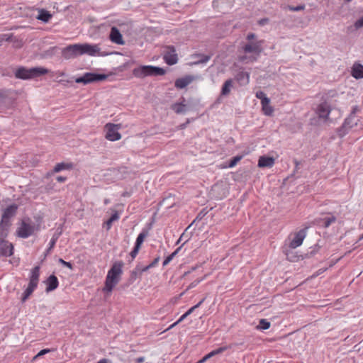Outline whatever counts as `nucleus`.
<instances>
[{"instance_id":"1","label":"nucleus","mask_w":363,"mask_h":363,"mask_svg":"<svg viewBox=\"0 0 363 363\" xmlns=\"http://www.w3.org/2000/svg\"><path fill=\"white\" fill-rule=\"evenodd\" d=\"M123 263L121 261L115 262L108 272L105 281L104 291L111 292L114 286L119 282L122 274Z\"/></svg>"},{"instance_id":"2","label":"nucleus","mask_w":363,"mask_h":363,"mask_svg":"<svg viewBox=\"0 0 363 363\" xmlns=\"http://www.w3.org/2000/svg\"><path fill=\"white\" fill-rule=\"evenodd\" d=\"M48 72L49 69L41 67H32L30 69L21 67L16 71L15 77L17 79H29L46 74Z\"/></svg>"},{"instance_id":"3","label":"nucleus","mask_w":363,"mask_h":363,"mask_svg":"<svg viewBox=\"0 0 363 363\" xmlns=\"http://www.w3.org/2000/svg\"><path fill=\"white\" fill-rule=\"evenodd\" d=\"M107 78L108 75L105 74L86 72L82 77L76 78L75 82L86 85L94 82H101L106 80Z\"/></svg>"},{"instance_id":"4","label":"nucleus","mask_w":363,"mask_h":363,"mask_svg":"<svg viewBox=\"0 0 363 363\" xmlns=\"http://www.w3.org/2000/svg\"><path fill=\"white\" fill-rule=\"evenodd\" d=\"M359 120L348 116L344 121L342 125L337 128V133L340 138L345 136L354 127L357 126Z\"/></svg>"},{"instance_id":"5","label":"nucleus","mask_w":363,"mask_h":363,"mask_svg":"<svg viewBox=\"0 0 363 363\" xmlns=\"http://www.w3.org/2000/svg\"><path fill=\"white\" fill-rule=\"evenodd\" d=\"M332 111L330 104L327 101H323L318 104L315 109V113L318 118L324 123L331 122L329 115Z\"/></svg>"},{"instance_id":"6","label":"nucleus","mask_w":363,"mask_h":363,"mask_svg":"<svg viewBox=\"0 0 363 363\" xmlns=\"http://www.w3.org/2000/svg\"><path fill=\"white\" fill-rule=\"evenodd\" d=\"M80 55H88L90 56H105L107 54L100 52V48L98 45H91L89 43L79 44Z\"/></svg>"},{"instance_id":"7","label":"nucleus","mask_w":363,"mask_h":363,"mask_svg":"<svg viewBox=\"0 0 363 363\" xmlns=\"http://www.w3.org/2000/svg\"><path fill=\"white\" fill-rule=\"evenodd\" d=\"M121 124L107 123L105 125L106 130V138L110 141H116L121 139V135L118 133Z\"/></svg>"},{"instance_id":"8","label":"nucleus","mask_w":363,"mask_h":363,"mask_svg":"<svg viewBox=\"0 0 363 363\" xmlns=\"http://www.w3.org/2000/svg\"><path fill=\"white\" fill-rule=\"evenodd\" d=\"M35 230V225L22 220L21 225L16 230V235L21 238H27L32 235Z\"/></svg>"},{"instance_id":"9","label":"nucleus","mask_w":363,"mask_h":363,"mask_svg":"<svg viewBox=\"0 0 363 363\" xmlns=\"http://www.w3.org/2000/svg\"><path fill=\"white\" fill-rule=\"evenodd\" d=\"M79 55H81L79 43L69 45L64 48L62 50V56L65 60L73 59Z\"/></svg>"},{"instance_id":"10","label":"nucleus","mask_w":363,"mask_h":363,"mask_svg":"<svg viewBox=\"0 0 363 363\" xmlns=\"http://www.w3.org/2000/svg\"><path fill=\"white\" fill-rule=\"evenodd\" d=\"M263 43L262 40L249 43L243 46V51L245 53H255L259 56L263 50Z\"/></svg>"},{"instance_id":"11","label":"nucleus","mask_w":363,"mask_h":363,"mask_svg":"<svg viewBox=\"0 0 363 363\" xmlns=\"http://www.w3.org/2000/svg\"><path fill=\"white\" fill-rule=\"evenodd\" d=\"M164 60L168 65H175L178 61L177 54L174 46H167L164 54Z\"/></svg>"},{"instance_id":"12","label":"nucleus","mask_w":363,"mask_h":363,"mask_svg":"<svg viewBox=\"0 0 363 363\" xmlns=\"http://www.w3.org/2000/svg\"><path fill=\"white\" fill-rule=\"evenodd\" d=\"M152 65H141L133 69V74L137 78L152 76Z\"/></svg>"},{"instance_id":"13","label":"nucleus","mask_w":363,"mask_h":363,"mask_svg":"<svg viewBox=\"0 0 363 363\" xmlns=\"http://www.w3.org/2000/svg\"><path fill=\"white\" fill-rule=\"evenodd\" d=\"M307 228H308L301 229L295 234L294 239L291 241L289 244V247L291 248L295 249L297 247L301 245L304 238L306 236Z\"/></svg>"},{"instance_id":"14","label":"nucleus","mask_w":363,"mask_h":363,"mask_svg":"<svg viewBox=\"0 0 363 363\" xmlns=\"http://www.w3.org/2000/svg\"><path fill=\"white\" fill-rule=\"evenodd\" d=\"M13 254V245L8 240H0V256L10 257Z\"/></svg>"},{"instance_id":"15","label":"nucleus","mask_w":363,"mask_h":363,"mask_svg":"<svg viewBox=\"0 0 363 363\" xmlns=\"http://www.w3.org/2000/svg\"><path fill=\"white\" fill-rule=\"evenodd\" d=\"M18 205L13 203L6 207L2 213L1 220L10 222L9 219L13 217L17 212Z\"/></svg>"},{"instance_id":"16","label":"nucleus","mask_w":363,"mask_h":363,"mask_svg":"<svg viewBox=\"0 0 363 363\" xmlns=\"http://www.w3.org/2000/svg\"><path fill=\"white\" fill-rule=\"evenodd\" d=\"M110 40L118 45H124L123 36L116 27H112L110 32Z\"/></svg>"},{"instance_id":"17","label":"nucleus","mask_w":363,"mask_h":363,"mask_svg":"<svg viewBox=\"0 0 363 363\" xmlns=\"http://www.w3.org/2000/svg\"><path fill=\"white\" fill-rule=\"evenodd\" d=\"M46 289L45 291L49 293L56 289L59 285L58 279L54 274L50 275L46 280Z\"/></svg>"},{"instance_id":"18","label":"nucleus","mask_w":363,"mask_h":363,"mask_svg":"<svg viewBox=\"0 0 363 363\" xmlns=\"http://www.w3.org/2000/svg\"><path fill=\"white\" fill-rule=\"evenodd\" d=\"M182 101L179 103H174L171 105V109L174 111L177 114H184L187 111V105L184 104L185 99L182 97Z\"/></svg>"},{"instance_id":"19","label":"nucleus","mask_w":363,"mask_h":363,"mask_svg":"<svg viewBox=\"0 0 363 363\" xmlns=\"http://www.w3.org/2000/svg\"><path fill=\"white\" fill-rule=\"evenodd\" d=\"M274 164V159L272 157L261 156L258 160L259 167H272Z\"/></svg>"},{"instance_id":"20","label":"nucleus","mask_w":363,"mask_h":363,"mask_svg":"<svg viewBox=\"0 0 363 363\" xmlns=\"http://www.w3.org/2000/svg\"><path fill=\"white\" fill-rule=\"evenodd\" d=\"M11 225V222L4 220L0 221V240H6V238L8 236Z\"/></svg>"},{"instance_id":"21","label":"nucleus","mask_w":363,"mask_h":363,"mask_svg":"<svg viewBox=\"0 0 363 363\" xmlns=\"http://www.w3.org/2000/svg\"><path fill=\"white\" fill-rule=\"evenodd\" d=\"M193 81V77L191 76H186L184 77L179 78L175 81L174 85L177 89H184L188 86Z\"/></svg>"},{"instance_id":"22","label":"nucleus","mask_w":363,"mask_h":363,"mask_svg":"<svg viewBox=\"0 0 363 363\" xmlns=\"http://www.w3.org/2000/svg\"><path fill=\"white\" fill-rule=\"evenodd\" d=\"M352 76L357 79L363 78V65L359 63H354L352 68Z\"/></svg>"},{"instance_id":"23","label":"nucleus","mask_w":363,"mask_h":363,"mask_svg":"<svg viewBox=\"0 0 363 363\" xmlns=\"http://www.w3.org/2000/svg\"><path fill=\"white\" fill-rule=\"evenodd\" d=\"M235 79L240 85H246L250 82V74L247 72L240 71L236 74Z\"/></svg>"},{"instance_id":"24","label":"nucleus","mask_w":363,"mask_h":363,"mask_svg":"<svg viewBox=\"0 0 363 363\" xmlns=\"http://www.w3.org/2000/svg\"><path fill=\"white\" fill-rule=\"evenodd\" d=\"M336 217L335 216H331L330 217H326L323 218H320L318 220H315V222L320 225L323 226L324 228H328L332 223L335 222Z\"/></svg>"},{"instance_id":"25","label":"nucleus","mask_w":363,"mask_h":363,"mask_svg":"<svg viewBox=\"0 0 363 363\" xmlns=\"http://www.w3.org/2000/svg\"><path fill=\"white\" fill-rule=\"evenodd\" d=\"M73 168L72 163L60 162L55 164L52 170L53 173H57L62 170H69Z\"/></svg>"},{"instance_id":"26","label":"nucleus","mask_w":363,"mask_h":363,"mask_svg":"<svg viewBox=\"0 0 363 363\" xmlns=\"http://www.w3.org/2000/svg\"><path fill=\"white\" fill-rule=\"evenodd\" d=\"M270 99H264L263 103H262V108L264 115L266 116H272L274 112V108L270 106Z\"/></svg>"},{"instance_id":"27","label":"nucleus","mask_w":363,"mask_h":363,"mask_svg":"<svg viewBox=\"0 0 363 363\" xmlns=\"http://www.w3.org/2000/svg\"><path fill=\"white\" fill-rule=\"evenodd\" d=\"M40 276V267H35L31 271V275L30 277V283H33L38 286Z\"/></svg>"},{"instance_id":"28","label":"nucleus","mask_w":363,"mask_h":363,"mask_svg":"<svg viewBox=\"0 0 363 363\" xmlns=\"http://www.w3.org/2000/svg\"><path fill=\"white\" fill-rule=\"evenodd\" d=\"M52 18L51 13L44 9H41L39 11L38 16L37 18L43 22L47 23Z\"/></svg>"},{"instance_id":"29","label":"nucleus","mask_w":363,"mask_h":363,"mask_svg":"<svg viewBox=\"0 0 363 363\" xmlns=\"http://www.w3.org/2000/svg\"><path fill=\"white\" fill-rule=\"evenodd\" d=\"M233 86V80L229 79L225 82L221 89V95L227 96L230 92V89Z\"/></svg>"},{"instance_id":"30","label":"nucleus","mask_w":363,"mask_h":363,"mask_svg":"<svg viewBox=\"0 0 363 363\" xmlns=\"http://www.w3.org/2000/svg\"><path fill=\"white\" fill-rule=\"evenodd\" d=\"M147 230H143L138 236L135 245L140 247L141 245L143 244L144 239L147 236Z\"/></svg>"},{"instance_id":"31","label":"nucleus","mask_w":363,"mask_h":363,"mask_svg":"<svg viewBox=\"0 0 363 363\" xmlns=\"http://www.w3.org/2000/svg\"><path fill=\"white\" fill-rule=\"evenodd\" d=\"M152 76H162L166 73V70L160 67L152 65Z\"/></svg>"},{"instance_id":"32","label":"nucleus","mask_w":363,"mask_h":363,"mask_svg":"<svg viewBox=\"0 0 363 363\" xmlns=\"http://www.w3.org/2000/svg\"><path fill=\"white\" fill-rule=\"evenodd\" d=\"M271 323L267 319H260L259 325L257 326L258 330H267L270 328Z\"/></svg>"},{"instance_id":"33","label":"nucleus","mask_w":363,"mask_h":363,"mask_svg":"<svg viewBox=\"0 0 363 363\" xmlns=\"http://www.w3.org/2000/svg\"><path fill=\"white\" fill-rule=\"evenodd\" d=\"M118 218H119V215L117 211H115L106 223V225H107V229L108 230L110 229L113 222L118 220Z\"/></svg>"},{"instance_id":"34","label":"nucleus","mask_w":363,"mask_h":363,"mask_svg":"<svg viewBox=\"0 0 363 363\" xmlns=\"http://www.w3.org/2000/svg\"><path fill=\"white\" fill-rule=\"evenodd\" d=\"M206 214V212L203 211H200L193 222L186 228L185 232L187 231L196 222L201 220Z\"/></svg>"},{"instance_id":"35","label":"nucleus","mask_w":363,"mask_h":363,"mask_svg":"<svg viewBox=\"0 0 363 363\" xmlns=\"http://www.w3.org/2000/svg\"><path fill=\"white\" fill-rule=\"evenodd\" d=\"M57 239H58V235H54L52 236V238H51L50 243H49V247L46 250L45 255L49 254L50 252L52 250V249L55 247Z\"/></svg>"},{"instance_id":"36","label":"nucleus","mask_w":363,"mask_h":363,"mask_svg":"<svg viewBox=\"0 0 363 363\" xmlns=\"http://www.w3.org/2000/svg\"><path fill=\"white\" fill-rule=\"evenodd\" d=\"M242 156H235L233 157L229 162L228 167H233L242 159Z\"/></svg>"},{"instance_id":"37","label":"nucleus","mask_w":363,"mask_h":363,"mask_svg":"<svg viewBox=\"0 0 363 363\" xmlns=\"http://www.w3.org/2000/svg\"><path fill=\"white\" fill-rule=\"evenodd\" d=\"M256 97L261 100V104L263 103L264 99H269L266 94L263 92L262 91H259L256 93Z\"/></svg>"},{"instance_id":"38","label":"nucleus","mask_w":363,"mask_h":363,"mask_svg":"<svg viewBox=\"0 0 363 363\" xmlns=\"http://www.w3.org/2000/svg\"><path fill=\"white\" fill-rule=\"evenodd\" d=\"M36 287H37V285L29 282L28 286L24 292L31 295L32 293L33 292V291L36 289Z\"/></svg>"},{"instance_id":"39","label":"nucleus","mask_w":363,"mask_h":363,"mask_svg":"<svg viewBox=\"0 0 363 363\" xmlns=\"http://www.w3.org/2000/svg\"><path fill=\"white\" fill-rule=\"evenodd\" d=\"M171 199V197L164 198L160 203L161 205L165 206L167 208H171L174 206V202L170 203L169 200Z\"/></svg>"},{"instance_id":"40","label":"nucleus","mask_w":363,"mask_h":363,"mask_svg":"<svg viewBox=\"0 0 363 363\" xmlns=\"http://www.w3.org/2000/svg\"><path fill=\"white\" fill-rule=\"evenodd\" d=\"M288 9L289 11H300L305 9V6L304 5H298L297 6H289Z\"/></svg>"},{"instance_id":"41","label":"nucleus","mask_w":363,"mask_h":363,"mask_svg":"<svg viewBox=\"0 0 363 363\" xmlns=\"http://www.w3.org/2000/svg\"><path fill=\"white\" fill-rule=\"evenodd\" d=\"M51 351V350L50 349H43L42 350H40L34 357H33V360L36 359L37 358H38L39 357H41L48 352H50Z\"/></svg>"},{"instance_id":"42","label":"nucleus","mask_w":363,"mask_h":363,"mask_svg":"<svg viewBox=\"0 0 363 363\" xmlns=\"http://www.w3.org/2000/svg\"><path fill=\"white\" fill-rule=\"evenodd\" d=\"M141 273H140L135 268L131 272L130 279L135 281L139 276H140Z\"/></svg>"},{"instance_id":"43","label":"nucleus","mask_w":363,"mask_h":363,"mask_svg":"<svg viewBox=\"0 0 363 363\" xmlns=\"http://www.w3.org/2000/svg\"><path fill=\"white\" fill-rule=\"evenodd\" d=\"M187 316H189L186 313H184L179 318L177 321H176L174 323H173L172 325H171V326L169 327V328H172L173 327H174L175 325H177V324H179V323H181L182 320H184Z\"/></svg>"},{"instance_id":"44","label":"nucleus","mask_w":363,"mask_h":363,"mask_svg":"<svg viewBox=\"0 0 363 363\" xmlns=\"http://www.w3.org/2000/svg\"><path fill=\"white\" fill-rule=\"evenodd\" d=\"M203 280V279H196L194 280V281H192L189 286H188L187 288V290L190 289H192V288H194L195 286H196L201 281Z\"/></svg>"},{"instance_id":"45","label":"nucleus","mask_w":363,"mask_h":363,"mask_svg":"<svg viewBox=\"0 0 363 363\" xmlns=\"http://www.w3.org/2000/svg\"><path fill=\"white\" fill-rule=\"evenodd\" d=\"M140 247H139L136 245L134 246L133 250L130 252V256L132 257L133 259H134L137 256V255L140 250Z\"/></svg>"},{"instance_id":"46","label":"nucleus","mask_w":363,"mask_h":363,"mask_svg":"<svg viewBox=\"0 0 363 363\" xmlns=\"http://www.w3.org/2000/svg\"><path fill=\"white\" fill-rule=\"evenodd\" d=\"M59 262L61 263L63 266L72 269V264L71 262H66L62 258L59 259Z\"/></svg>"},{"instance_id":"47","label":"nucleus","mask_w":363,"mask_h":363,"mask_svg":"<svg viewBox=\"0 0 363 363\" xmlns=\"http://www.w3.org/2000/svg\"><path fill=\"white\" fill-rule=\"evenodd\" d=\"M160 257H156L151 263L145 266V269H150L155 267L158 263Z\"/></svg>"},{"instance_id":"48","label":"nucleus","mask_w":363,"mask_h":363,"mask_svg":"<svg viewBox=\"0 0 363 363\" xmlns=\"http://www.w3.org/2000/svg\"><path fill=\"white\" fill-rule=\"evenodd\" d=\"M210 55H201V57L198 62L201 64L206 63L210 60Z\"/></svg>"},{"instance_id":"49","label":"nucleus","mask_w":363,"mask_h":363,"mask_svg":"<svg viewBox=\"0 0 363 363\" xmlns=\"http://www.w3.org/2000/svg\"><path fill=\"white\" fill-rule=\"evenodd\" d=\"M354 26L356 28H363V17L360 18L355 22Z\"/></svg>"},{"instance_id":"50","label":"nucleus","mask_w":363,"mask_h":363,"mask_svg":"<svg viewBox=\"0 0 363 363\" xmlns=\"http://www.w3.org/2000/svg\"><path fill=\"white\" fill-rule=\"evenodd\" d=\"M359 107H358L357 106H353V107H352V111H351L350 113L349 114V116H352V117L355 118L356 113H357V111H359Z\"/></svg>"},{"instance_id":"51","label":"nucleus","mask_w":363,"mask_h":363,"mask_svg":"<svg viewBox=\"0 0 363 363\" xmlns=\"http://www.w3.org/2000/svg\"><path fill=\"white\" fill-rule=\"evenodd\" d=\"M135 269L140 272L142 273L143 272L147 271L148 269H145V266H143L140 264H137Z\"/></svg>"},{"instance_id":"52","label":"nucleus","mask_w":363,"mask_h":363,"mask_svg":"<svg viewBox=\"0 0 363 363\" xmlns=\"http://www.w3.org/2000/svg\"><path fill=\"white\" fill-rule=\"evenodd\" d=\"M227 349H228L227 347H219L218 349L214 350L213 351H214V353L216 355V354L222 353L223 352L225 351Z\"/></svg>"},{"instance_id":"53","label":"nucleus","mask_w":363,"mask_h":363,"mask_svg":"<svg viewBox=\"0 0 363 363\" xmlns=\"http://www.w3.org/2000/svg\"><path fill=\"white\" fill-rule=\"evenodd\" d=\"M173 259L172 257H170V256L169 255L168 257H166V259L164 260L163 263H162V265L163 266H166Z\"/></svg>"},{"instance_id":"54","label":"nucleus","mask_w":363,"mask_h":363,"mask_svg":"<svg viewBox=\"0 0 363 363\" xmlns=\"http://www.w3.org/2000/svg\"><path fill=\"white\" fill-rule=\"evenodd\" d=\"M30 296V294L23 292L22 298H21V301L23 303H24L29 298Z\"/></svg>"},{"instance_id":"55","label":"nucleus","mask_w":363,"mask_h":363,"mask_svg":"<svg viewBox=\"0 0 363 363\" xmlns=\"http://www.w3.org/2000/svg\"><path fill=\"white\" fill-rule=\"evenodd\" d=\"M182 246L177 248L171 255H169L170 257L172 259L178 254L179 251L181 250Z\"/></svg>"},{"instance_id":"56","label":"nucleus","mask_w":363,"mask_h":363,"mask_svg":"<svg viewBox=\"0 0 363 363\" xmlns=\"http://www.w3.org/2000/svg\"><path fill=\"white\" fill-rule=\"evenodd\" d=\"M255 37H256V35L255 33H250L247 34L246 38H247V40H252L255 39Z\"/></svg>"},{"instance_id":"57","label":"nucleus","mask_w":363,"mask_h":363,"mask_svg":"<svg viewBox=\"0 0 363 363\" xmlns=\"http://www.w3.org/2000/svg\"><path fill=\"white\" fill-rule=\"evenodd\" d=\"M56 180L60 183L65 182L67 180V177H62V176H58V177H57Z\"/></svg>"},{"instance_id":"58","label":"nucleus","mask_w":363,"mask_h":363,"mask_svg":"<svg viewBox=\"0 0 363 363\" xmlns=\"http://www.w3.org/2000/svg\"><path fill=\"white\" fill-rule=\"evenodd\" d=\"M267 22H268V18H262L259 21V24L261 26H264Z\"/></svg>"},{"instance_id":"59","label":"nucleus","mask_w":363,"mask_h":363,"mask_svg":"<svg viewBox=\"0 0 363 363\" xmlns=\"http://www.w3.org/2000/svg\"><path fill=\"white\" fill-rule=\"evenodd\" d=\"M145 360V357H138L137 359H135V362L136 363H143Z\"/></svg>"},{"instance_id":"60","label":"nucleus","mask_w":363,"mask_h":363,"mask_svg":"<svg viewBox=\"0 0 363 363\" xmlns=\"http://www.w3.org/2000/svg\"><path fill=\"white\" fill-rule=\"evenodd\" d=\"M196 309V307H194L192 306L191 308H190L186 312V313L189 315L190 314H191Z\"/></svg>"},{"instance_id":"61","label":"nucleus","mask_w":363,"mask_h":363,"mask_svg":"<svg viewBox=\"0 0 363 363\" xmlns=\"http://www.w3.org/2000/svg\"><path fill=\"white\" fill-rule=\"evenodd\" d=\"M6 97V94L4 91H0V102L3 101Z\"/></svg>"},{"instance_id":"62","label":"nucleus","mask_w":363,"mask_h":363,"mask_svg":"<svg viewBox=\"0 0 363 363\" xmlns=\"http://www.w3.org/2000/svg\"><path fill=\"white\" fill-rule=\"evenodd\" d=\"M204 301H205V298H202L197 304L194 306V307H196V309L203 303Z\"/></svg>"},{"instance_id":"63","label":"nucleus","mask_w":363,"mask_h":363,"mask_svg":"<svg viewBox=\"0 0 363 363\" xmlns=\"http://www.w3.org/2000/svg\"><path fill=\"white\" fill-rule=\"evenodd\" d=\"M216 354L214 353V351H211V352H209L208 354H207L206 356L207 357L208 359L215 356Z\"/></svg>"},{"instance_id":"64","label":"nucleus","mask_w":363,"mask_h":363,"mask_svg":"<svg viewBox=\"0 0 363 363\" xmlns=\"http://www.w3.org/2000/svg\"><path fill=\"white\" fill-rule=\"evenodd\" d=\"M97 363H110L109 360L107 359H102L99 360Z\"/></svg>"}]
</instances>
